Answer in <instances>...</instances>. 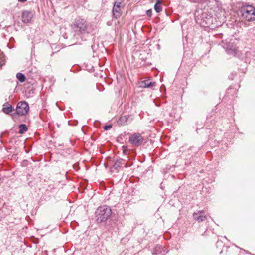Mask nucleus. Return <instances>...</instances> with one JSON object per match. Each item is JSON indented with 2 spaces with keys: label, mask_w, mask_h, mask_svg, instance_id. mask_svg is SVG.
I'll list each match as a JSON object with an SVG mask.
<instances>
[{
  "label": "nucleus",
  "mask_w": 255,
  "mask_h": 255,
  "mask_svg": "<svg viewBox=\"0 0 255 255\" xmlns=\"http://www.w3.org/2000/svg\"><path fill=\"white\" fill-rule=\"evenodd\" d=\"M194 219L199 222L203 221L207 219V216L205 215V212L202 210H200L198 212L193 214Z\"/></svg>",
  "instance_id": "9d476101"
},
{
  "label": "nucleus",
  "mask_w": 255,
  "mask_h": 255,
  "mask_svg": "<svg viewBox=\"0 0 255 255\" xmlns=\"http://www.w3.org/2000/svg\"><path fill=\"white\" fill-rule=\"evenodd\" d=\"M27 0H18V1H19V2H25V1H27Z\"/></svg>",
  "instance_id": "4be33fe9"
},
{
  "label": "nucleus",
  "mask_w": 255,
  "mask_h": 255,
  "mask_svg": "<svg viewBox=\"0 0 255 255\" xmlns=\"http://www.w3.org/2000/svg\"><path fill=\"white\" fill-rule=\"evenodd\" d=\"M146 14L148 17H150L152 15V10L149 9L146 11Z\"/></svg>",
  "instance_id": "6ab92c4d"
},
{
  "label": "nucleus",
  "mask_w": 255,
  "mask_h": 255,
  "mask_svg": "<svg viewBox=\"0 0 255 255\" xmlns=\"http://www.w3.org/2000/svg\"><path fill=\"white\" fill-rule=\"evenodd\" d=\"M16 78L20 82H24L26 79L25 75L21 73H18L16 74Z\"/></svg>",
  "instance_id": "2eb2a0df"
},
{
  "label": "nucleus",
  "mask_w": 255,
  "mask_h": 255,
  "mask_svg": "<svg viewBox=\"0 0 255 255\" xmlns=\"http://www.w3.org/2000/svg\"><path fill=\"white\" fill-rule=\"evenodd\" d=\"M168 251L165 247L162 246L157 245L152 250V254L155 255H165V254L167 253Z\"/></svg>",
  "instance_id": "1a4fd4ad"
},
{
  "label": "nucleus",
  "mask_w": 255,
  "mask_h": 255,
  "mask_svg": "<svg viewBox=\"0 0 255 255\" xmlns=\"http://www.w3.org/2000/svg\"><path fill=\"white\" fill-rule=\"evenodd\" d=\"M111 128H112L111 125H106L104 127V129H105V130H109V129H111Z\"/></svg>",
  "instance_id": "aec40b11"
},
{
  "label": "nucleus",
  "mask_w": 255,
  "mask_h": 255,
  "mask_svg": "<svg viewBox=\"0 0 255 255\" xmlns=\"http://www.w3.org/2000/svg\"><path fill=\"white\" fill-rule=\"evenodd\" d=\"M29 107L25 101H20L17 103L16 113L18 116H25L29 112Z\"/></svg>",
  "instance_id": "39448f33"
},
{
  "label": "nucleus",
  "mask_w": 255,
  "mask_h": 255,
  "mask_svg": "<svg viewBox=\"0 0 255 255\" xmlns=\"http://www.w3.org/2000/svg\"><path fill=\"white\" fill-rule=\"evenodd\" d=\"M118 167H119V162H115L114 165H113V167L115 169H117Z\"/></svg>",
  "instance_id": "412c9836"
},
{
  "label": "nucleus",
  "mask_w": 255,
  "mask_h": 255,
  "mask_svg": "<svg viewBox=\"0 0 255 255\" xmlns=\"http://www.w3.org/2000/svg\"><path fill=\"white\" fill-rule=\"evenodd\" d=\"M121 2L116 1L113 7V15L116 19L119 18L121 15Z\"/></svg>",
  "instance_id": "0eeeda50"
},
{
  "label": "nucleus",
  "mask_w": 255,
  "mask_h": 255,
  "mask_svg": "<svg viewBox=\"0 0 255 255\" xmlns=\"http://www.w3.org/2000/svg\"><path fill=\"white\" fill-rule=\"evenodd\" d=\"M71 27L74 32L83 34L87 31L88 23L84 19L78 18L73 22Z\"/></svg>",
  "instance_id": "f03ea898"
},
{
  "label": "nucleus",
  "mask_w": 255,
  "mask_h": 255,
  "mask_svg": "<svg viewBox=\"0 0 255 255\" xmlns=\"http://www.w3.org/2000/svg\"><path fill=\"white\" fill-rule=\"evenodd\" d=\"M128 118L129 117L128 115L121 116L117 121L118 125L121 126L126 125L127 124Z\"/></svg>",
  "instance_id": "f8f14e48"
},
{
  "label": "nucleus",
  "mask_w": 255,
  "mask_h": 255,
  "mask_svg": "<svg viewBox=\"0 0 255 255\" xmlns=\"http://www.w3.org/2000/svg\"><path fill=\"white\" fill-rule=\"evenodd\" d=\"M154 9L158 13L162 10L161 3L159 0L154 5Z\"/></svg>",
  "instance_id": "4468645a"
},
{
  "label": "nucleus",
  "mask_w": 255,
  "mask_h": 255,
  "mask_svg": "<svg viewBox=\"0 0 255 255\" xmlns=\"http://www.w3.org/2000/svg\"><path fill=\"white\" fill-rule=\"evenodd\" d=\"M97 221L98 223H102L106 221L111 215L112 210L107 206L99 207L96 212Z\"/></svg>",
  "instance_id": "f257e3e1"
},
{
  "label": "nucleus",
  "mask_w": 255,
  "mask_h": 255,
  "mask_svg": "<svg viewBox=\"0 0 255 255\" xmlns=\"http://www.w3.org/2000/svg\"><path fill=\"white\" fill-rule=\"evenodd\" d=\"M5 57L2 52L0 51V68L5 64Z\"/></svg>",
  "instance_id": "f3484780"
},
{
  "label": "nucleus",
  "mask_w": 255,
  "mask_h": 255,
  "mask_svg": "<svg viewBox=\"0 0 255 255\" xmlns=\"http://www.w3.org/2000/svg\"><path fill=\"white\" fill-rule=\"evenodd\" d=\"M198 13H199V12H198H198H195V17H197V16H197V14H198Z\"/></svg>",
  "instance_id": "5701e85b"
},
{
  "label": "nucleus",
  "mask_w": 255,
  "mask_h": 255,
  "mask_svg": "<svg viewBox=\"0 0 255 255\" xmlns=\"http://www.w3.org/2000/svg\"><path fill=\"white\" fill-rule=\"evenodd\" d=\"M13 110V108L11 105H8L7 107H3L2 111L5 114H9Z\"/></svg>",
  "instance_id": "ddd939ff"
},
{
  "label": "nucleus",
  "mask_w": 255,
  "mask_h": 255,
  "mask_svg": "<svg viewBox=\"0 0 255 255\" xmlns=\"http://www.w3.org/2000/svg\"><path fill=\"white\" fill-rule=\"evenodd\" d=\"M232 41L230 40V41L225 40V42L223 41V47L228 54L240 57L242 55V53L234 43L231 42Z\"/></svg>",
  "instance_id": "7ed1b4c3"
},
{
  "label": "nucleus",
  "mask_w": 255,
  "mask_h": 255,
  "mask_svg": "<svg viewBox=\"0 0 255 255\" xmlns=\"http://www.w3.org/2000/svg\"><path fill=\"white\" fill-rule=\"evenodd\" d=\"M139 87L143 88H151L155 86V82L152 81L149 78H145L139 82Z\"/></svg>",
  "instance_id": "6e6552de"
},
{
  "label": "nucleus",
  "mask_w": 255,
  "mask_h": 255,
  "mask_svg": "<svg viewBox=\"0 0 255 255\" xmlns=\"http://www.w3.org/2000/svg\"><path fill=\"white\" fill-rule=\"evenodd\" d=\"M143 141V138L139 133H134L132 134L129 138L130 143L135 146H139Z\"/></svg>",
  "instance_id": "423d86ee"
},
{
  "label": "nucleus",
  "mask_w": 255,
  "mask_h": 255,
  "mask_svg": "<svg viewBox=\"0 0 255 255\" xmlns=\"http://www.w3.org/2000/svg\"><path fill=\"white\" fill-rule=\"evenodd\" d=\"M33 17V14L31 12L28 11H24L23 12L22 20L24 23H29Z\"/></svg>",
  "instance_id": "9b49d317"
},
{
  "label": "nucleus",
  "mask_w": 255,
  "mask_h": 255,
  "mask_svg": "<svg viewBox=\"0 0 255 255\" xmlns=\"http://www.w3.org/2000/svg\"><path fill=\"white\" fill-rule=\"evenodd\" d=\"M190 1L197 3H203L205 2L207 0H189Z\"/></svg>",
  "instance_id": "a211bd4d"
},
{
  "label": "nucleus",
  "mask_w": 255,
  "mask_h": 255,
  "mask_svg": "<svg viewBox=\"0 0 255 255\" xmlns=\"http://www.w3.org/2000/svg\"><path fill=\"white\" fill-rule=\"evenodd\" d=\"M19 133L23 134L27 130V128L25 124H20L19 125Z\"/></svg>",
  "instance_id": "dca6fc26"
},
{
  "label": "nucleus",
  "mask_w": 255,
  "mask_h": 255,
  "mask_svg": "<svg viewBox=\"0 0 255 255\" xmlns=\"http://www.w3.org/2000/svg\"><path fill=\"white\" fill-rule=\"evenodd\" d=\"M242 16L247 21H254L255 20V8L252 5H246L242 7L241 9Z\"/></svg>",
  "instance_id": "20e7f679"
}]
</instances>
